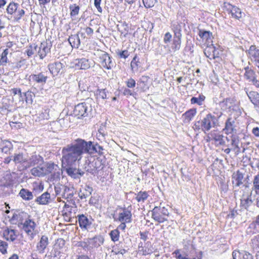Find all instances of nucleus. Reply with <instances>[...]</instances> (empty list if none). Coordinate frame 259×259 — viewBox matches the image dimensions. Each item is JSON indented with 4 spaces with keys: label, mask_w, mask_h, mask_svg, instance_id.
<instances>
[{
    "label": "nucleus",
    "mask_w": 259,
    "mask_h": 259,
    "mask_svg": "<svg viewBox=\"0 0 259 259\" xmlns=\"http://www.w3.org/2000/svg\"><path fill=\"white\" fill-rule=\"evenodd\" d=\"M84 143L78 140L73 144L67 145L62 150V164L63 167L72 166L82 157Z\"/></svg>",
    "instance_id": "obj_1"
},
{
    "label": "nucleus",
    "mask_w": 259,
    "mask_h": 259,
    "mask_svg": "<svg viewBox=\"0 0 259 259\" xmlns=\"http://www.w3.org/2000/svg\"><path fill=\"white\" fill-rule=\"evenodd\" d=\"M13 217L17 220L19 226L22 228L31 240L32 239L36 234L35 231L36 224L35 222L30 219L29 218V216L24 212H19L18 214L14 215Z\"/></svg>",
    "instance_id": "obj_2"
},
{
    "label": "nucleus",
    "mask_w": 259,
    "mask_h": 259,
    "mask_svg": "<svg viewBox=\"0 0 259 259\" xmlns=\"http://www.w3.org/2000/svg\"><path fill=\"white\" fill-rule=\"evenodd\" d=\"M217 122L216 117L211 114H208L201 121H198L195 123L194 128L195 130L201 129L204 132H208L215 126Z\"/></svg>",
    "instance_id": "obj_3"
},
{
    "label": "nucleus",
    "mask_w": 259,
    "mask_h": 259,
    "mask_svg": "<svg viewBox=\"0 0 259 259\" xmlns=\"http://www.w3.org/2000/svg\"><path fill=\"white\" fill-rule=\"evenodd\" d=\"M91 100V99H88L86 102L79 103L76 105L73 110L74 115L78 118L88 116L89 113L92 111L91 105L88 102Z\"/></svg>",
    "instance_id": "obj_4"
},
{
    "label": "nucleus",
    "mask_w": 259,
    "mask_h": 259,
    "mask_svg": "<svg viewBox=\"0 0 259 259\" xmlns=\"http://www.w3.org/2000/svg\"><path fill=\"white\" fill-rule=\"evenodd\" d=\"M168 215V209L165 207L156 206L152 210V218L159 223L166 221V217Z\"/></svg>",
    "instance_id": "obj_5"
},
{
    "label": "nucleus",
    "mask_w": 259,
    "mask_h": 259,
    "mask_svg": "<svg viewBox=\"0 0 259 259\" xmlns=\"http://www.w3.org/2000/svg\"><path fill=\"white\" fill-rule=\"evenodd\" d=\"M131 211V206H129L127 207L121 208L116 220L119 222H124V223H131L132 217Z\"/></svg>",
    "instance_id": "obj_6"
},
{
    "label": "nucleus",
    "mask_w": 259,
    "mask_h": 259,
    "mask_svg": "<svg viewBox=\"0 0 259 259\" xmlns=\"http://www.w3.org/2000/svg\"><path fill=\"white\" fill-rule=\"evenodd\" d=\"M43 168L44 175L52 174L54 177L60 178V169L58 165L51 163H47L41 166Z\"/></svg>",
    "instance_id": "obj_7"
},
{
    "label": "nucleus",
    "mask_w": 259,
    "mask_h": 259,
    "mask_svg": "<svg viewBox=\"0 0 259 259\" xmlns=\"http://www.w3.org/2000/svg\"><path fill=\"white\" fill-rule=\"evenodd\" d=\"M74 64L76 67L80 69H87L94 66L95 62L92 60L82 58L76 59L74 61Z\"/></svg>",
    "instance_id": "obj_8"
},
{
    "label": "nucleus",
    "mask_w": 259,
    "mask_h": 259,
    "mask_svg": "<svg viewBox=\"0 0 259 259\" xmlns=\"http://www.w3.org/2000/svg\"><path fill=\"white\" fill-rule=\"evenodd\" d=\"M65 241L62 238H59L56 240L54 244L52 253L54 257L59 256L60 253L66 250Z\"/></svg>",
    "instance_id": "obj_9"
},
{
    "label": "nucleus",
    "mask_w": 259,
    "mask_h": 259,
    "mask_svg": "<svg viewBox=\"0 0 259 259\" xmlns=\"http://www.w3.org/2000/svg\"><path fill=\"white\" fill-rule=\"evenodd\" d=\"M248 55L254 65L259 68V50L255 46H251L248 51Z\"/></svg>",
    "instance_id": "obj_10"
},
{
    "label": "nucleus",
    "mask_w": 259,
    "mask_h": 259,
    "mask_svg": "<svg viewBox=\"0 0 259 259\" xmlns=\"http://www.w3.org/2000/svg\"><path fill=\"white\" fill-rule=\"evenodd\" d=\"M99 59L100 63L103 68L110 69L113 66L114 64L109 54L106 52H103L100 56Z\"/></svg>",
    "instance_id": "obj_11"
},
{
    "label": "nucleus",
    "mask_w": 259,
    "mask_h": 259,
    "mask_svg": "<svg viewBox=\"0 0 259 259\" xmlns=\"http://www.w3.org/2000/svg\"><path fill=\"white\" fill-rule=\"evenodd\" d=\"M3 237L7 241L13 242L17 237V231L9 228H6L3 230Z\"/></svg>",
    "instance_id": "obj_12"
},
{
    "label": "nucleus",
    "mask_w": 259,
    "mask_h": 259,
    "mask_svg": "<svg viewBox=\"0 0 259 259\" xmlns=\"http://www.w3.org/2000/svg\"><path fill=\"white\" fill-rule=\"evenodd\" d=\"M244 90L250 102L254 105H259V94L257 92L249 91L247 88H244Z\"/></svg>",
    "instance_id": "obj_13"
},
{
    "label": "nucleus",
    "mask_w": 259,
    "mask_h": 259,
    "mask_svg": "<svg viewBox=\"0 0 259 259\" xmlns=\"http://www.w3.org/2000/svg\"><path fill=\"white\" fill-rule=\"evenodd\" d=\"M63 67V64L59 62L50 64L48 65L50 72L54 76L57 75L59 73H61Z\"/></svg>",
    "instance_id": "obj_14"
},
{
    "label": "nucleus",
    "mask_w": 259,
    "mask_h": 259,
    "mask_svg": "<svg viewBox=\"0 0 259 259\" xmlns=\"http://www.w3.org/2000/svg\"><path fill=\"white\" fill-rule=\"evenodd\" d=\"M204 53L206 57L210 60L214 59L216 57H218L219 55L218 51L212 44L209 46H207L204 50Z\"/></svg>",
    "instance_id": "obj_15"
},
{
    "label": "nucleus",
    "mask_w": 259,
    "mask_h": 259,
    "mask_svg": "<svg viewBox=\"0 0 259 259\" xmlns=\"http://www.w3.org/2000/svg\"><path fill=\"white\" fill-rule=\"evenodd\" d=\"M48 244V237L46 235H42L36 245L37 250L40 253H44Z\"/></svg>",
    "instance_id": "obj_16"
},
{
    "label": "nucleus",
    "mask_w": 259,
    "mask_h": 259,
    "mask_svg": "<svg viewBox=\"0 0 259 259\" xmlns=\"http://www.w3.org/2000/svg\"><path fill=\"white\" fill-rule=\"evenodd\" d=\"M232 255L233 259H253L252 254L246 251L235 250Z\"/></svg>",
    "instance_id": "obj_17"
},
{
    "label": "nucleus",
    "mask_w": 259,
    "mask_h": 259,
    "mask_svg": "<svg viewBox=\"0 0 259 259\" xmlns=\"http://www.w3.org/2000/svg\"><path fill=\"white\" fill-rule=\"evenodd\" d=\"M51 201V195L48 192L42 194L40 196L37 197L35 202L40 205H47Z\"/></svg>",
    "instance_id": "obj_18"
},
{
    "label": "nucleus",
    "mask_w": 259,
    "mask_h": 259,
    "mask_svg": "<svg viewBox=\"0 0 259 259\" xmlns=\"http://www.w3.org/2000/svg\"><path fill=\"white\" fill-rule=\"evenodd\" d=\"M235 120L232 118H228L225 123V127L224 130L227 135L232 134L235 130Z\"/></svg>",
    "instance_id": "obj_19"
},
{
    "label": "nucleus",
    "mask_w": 259,
    "mask_h": 259,
    "mask_svg": "<svg viewBox=\"0 0 259 259\" xmlns=\"http://www.w3.org/2000/svg\"><path fill=\"white\" fill-rule=\"evenodd\" d=\"M198 35L202 39V41H205L208 44L212 42V33L209 31H206L202 29H199Z\"/></svg>",
    "instance_id": "obj_20"
},
{
    "label": "nucleus",
    "mask_w": 259,
    "mask_h": 259,
    "mask_svg": "<svg viewBox=\"0 0 259 259\" xmlns=\"http://www.w3.org/2000/svg\"><path fill=\"white\" fill-rule=\"evenodd\" d=\"M97 161L88 162L85 161L82 166L84 171L93 174L98 168L97 165Z\"/></svg>",
    "instance_id": "obj_21"
},
{
    "label": "nucleus",
    "mask_w": 259,
    "mask_h": 259,
    "mask_svg": "<svg viewBox=\"0 0 259 259\" xmlns=\"http://www.w3.org/2000/svg\"><path fill=\"white\" fill-rule=\"evenodd\" d=\"M79 226L82 229H87L92 224L91 221L84 214L78 215Z\"/></svg>",
    "instance_id": "obj_22"
},
{
    "label": "nucleus",
    "mask_w": 259,
    "mask_h": 259,
    "mask_svg": "<svg viewBox=\"0 0 259 259\" xmlns=\"http://www.w3.org/2000/svg\"><path fill=\"white\" fill-rule=\"evenodd\" d=\"M42 160V158L39 155L36 154H33L31 157H28L27 156L26 167H29L31 166L34 165L39 163V161Z\"/></svg>",
    "instance_id": "obj_23"
},
{
    "label": "nucleus",
    "mask_w": 259,
    "mask_h": 259,
    "mask_svg": "<svg viewBox=\"0 0 259 259\" xmlns=\"http://www.w3.org/2000/svg\"><path fill=\"white\" fill-rule=\"evenodd\" d=\"M27 154L22 153H15L13 156V160L15 164H25L26 165Z\"/></svg>",
    "instance_id": "obj_24"
},
{
    "label": "nucleus",
    "mask_w": 259,
    "mask_h": 259,
    "mask_svg": "<svg viewBox=\"0 0 259 259\" xmlns=\"http://www.w3.org/2000/svg\"><path fill=\"white\" fill-rule=\"evenodd\" d=\"M243 174L239 170L232 175V183L236 187H239L243 184Z\"/></svg>",
    "instance_id": "obj_25"
},
{
    "label": "nucleus",
    "mask_w": 259,
    "mask_h": 259,
    "mask_svg": "<svg viewBox=\"0 0 259 259\" xmlns=\"http://www.w3.org/2000/svg\"><path fill=\"white\" fill-rule=\"evenodd\" d=\"M197 113L196 109H191L182 115L183 121L185 123H189Z\"/></svg>",
    "instance_id": "obj_26"
},
{
    "label": "nucleus",
    "mask_w": 259,
    "mask_h": 259,
    "mask_svg": "<svg viewBox=\"0 0 259 259\" xmlns=\"http://www.w3.org/2000/svg\"><path fill=\"white\" fill-rule=\"evenodd\" d=\"M50 48L46 42L41 43L38 49V55L40 59H42L50 52Z\"/></svg>",
    "instance_id": "obj_27"
},
{
    "label": "nucleus",
    "mask_w": 259,
    "mask_h": 259,
    "mask_svg": "<svg viewBox=\"0 0 259 259\" xmlns=\"http://www.w3.org/2000/svg\"><path fill=\"white\" fill-rule=\"evenodd\" d=\"M30 79L39 83H45L46 82L47 76L43 73H39L38 74H32L30 76Z\"/></svg>",
    "instance_id": "obj_28"
},
{
    "label": "nucleus",
    "mask_w": 259,
    "mask_h": 259,
    "mask_svg": "<svg viewBox=\"0 0 259 259\" xmlns=\"http://www.w3.org/2000/svg\"><path fill=\"white\" fill-rule=\"evenodd\" d=\"M139 251L142 252V255H147L153 252V248L150 242H147L144 246H139Z\"/></svg>",
    "instance_id": "obj_29"
},
{
    "label": "nucleus",
    "mask_w": 259,
    "mask_h": 259,
    "mask_svg": "<svg viewBox=\"0 0 259 259\" xmlns=\"http://www.w3.org/2000/svg\"><path fill=\"white\" fill-rule=\"evenodd\" d=\"M19 195L22 199L29 201L33 199V195L32 193L28 189L22 188L19 193Z\"/></svg>",
    "instance_id": "obj_30"
},
{
    "label": "nucleus",
    "mask_w": 259,
    "mask_h": 259,
    "mask_svg": "<svg viewBox=\"0 0 259 259\" xmlns=\"http://www.w3.org/2000/svg\"><path fill=\"white\" fill-rule=\"evenodd\" d=\"M68 41L72 48H78L80 45V39L78 34L71 35L69 36Z\"/></svg>",
    "instance_id": "obj_31"
},
{
    "label": "nucleus",
    "mask_w": 259,
    "mask_h": 259,
    "mask_svg": "<svg viewBox=\"0 0 259 259\" xmlns=\"http://www.w3.org/2000/svg\"><path fill=\"white\" fill-rule=\"evenodd\" d=\"M104 242V239L101 236H96L89 239V243L94 247H98L101 246Z\"/></svg>",
    "instance_id": "obj_32"
},
{
    "label": "nucleus",
    "mask_w": 259,
    "mask_h": 259,
    "mask_svg": "<svg viewBox=\"0 0 259 259\" xmlns=\"http://www.w3.org/2000/svg\"><path fill=\"white\" fill-rule=\"evenodd\" d=\"M78 142H83L84 143V150H83V154L85 152L93 153L94 150L95 145H93L91 142H87L83 140L78 139Z\"/></svg>",
    "instance_id": "obj_33"
},
{
    "label": "nucleus",
    "mask_w": 259,
    "mask_h": 259,
    "mask_svg": "<svg viewBox=\"0 0 259 259\" xmlns=\"http://www.w3.org/2000/svg\"><path fill=\"white\" fill-rule=\"evenodd\" d=\"M149 195L146 191H140L136 194V200L139 203H143L148 198Z\"/></svg>",
    "instance_id": "obj_34"
},
{
    "label": "nucleus",
    "mask_w": 259,
    "mask_h": 259,
    "mask_svg": "<svg viewBox=\"0 0 259 259\" xmlns=\"http://www.w3.org/2000/svg\"><path fill=\"white\" fill-rule=\"evenodd\" d=\"M69 9L70 11V16L72 20L76 19V16L78 14L80 10V7L76 4L71 5L69 6Z\"/></svg>",
    "instance_id": "obj_35"
},
{
    "label": "nucleus",
    "mask_w": 259,
    "mask_h": 259,
    "mask_svg": "<svg viewBox=\"0 0 259 259\" xmlns=\"http://www.w3.org/2000/svg\"><path fill=\"white\" fill-rule=\"evenodd\" d=\"M245 71L244 77L248 81H249L256 76L255 72L249 67H245Z\"/></svg>",
    "instance_id": "obj_36"
},
{
    "label": "nucleus",
    "mask_w": 259,
    "mask_h": 259,
    "mask_svg": "<svg viewBox=\"0 0 259 259\" xmlns=\"http://www.w3.org/2000/svg\"><path fill=\"white\" fill-rule=\"evenodd\" d=\"M212 139L219 145H224L225 141L224 139V136L219 133H214L211 134Z\"/></svg>",
    "instance_id": "obj_37"
},
{
    "label": "nucleus",
    "mask_w": 259,
    "mask_h": 259,
    "mask_svg": "<svg viewBox=\"0 0 259 259\" xmlns=\"http://www.w3.org/2000/svg\"><path fill=\"white\" fill-rule=\"evenodd\" d=\"M149 78L147 76H142L140 79L139 82V85L144 91H145L149 89Z\"/></svg>",
    "instance_id": "obj_38"
},
{
    "label": "nucleus",
    "mask_w": 259,
    "mask_h": 259,
    "mask_svg": "<svg viewBox=\"0 0 259 259\" xmlns=\"http://www.w3.org/2000/svg\"><path fill=\"white\" fill-rule=\"evenodd\" d=\"M231 15L233 17L239 19L242 16L243 13L240 9L236 6H232L231 10Z\"/></svg>",
    "instance_id": "obj_39"
},
{
    "label": "nucleus",
    "mask_w": 259,
    "mask_h": 259,
    "mask_svg": "<svg viewBox=\"0 0 259 259\" xmlns=\"http://www.w3.org/2000/svg\"><path fill=\"white\" fill-rule=\"evenodd\" d=\"M107 93L106 89H97L95 92V96L97 100H104L107 98Z\"/></svg>",
    "instance_id": "obj_40"
},
{
    "label": "nucleus",
    "mask_w": 259,
    "mask_h": 259,
    "mask_svg": "<svg viewBox=\"0 0 259 259\" xmlns=\"http://www.w3.org/2000/svg\"><path fill=\"white\" fill-rule=\"evenodd\" d=\"M181 44V37H174L171 48L175 51L180 50Z\"/></svg>",
    "instance_id": "obj_41"
},
{
    "label": "nucleus",
    "mask_w": 259,
    "mask_h": 259,
    "mask_svg": "<svg viewBox=\"0 0 259 259\" xmlns=\"http://www.w3.org/2000/svg\"><path fill=\"white\" fill-rule=\"evenodd\" d=\"M31 173L32 175L35 177H42L44 176L43 168L41 166H37L33 168L31 170Z\"/></svg>",
    "instance_id": "obj_42"
},
{
    "label": "nucleus",
    "mask_w": 259,
    "mask_h": 259,
    "mask_svg": "<svg viewBox=\"0 0 259 259\" xmlns=\"http://www.w3.org/2000/svg\"><path fill=\"white\" fill-rule=\"evenodd\" d=\"M38 47L35 44L30 45L26 51L27 55L30 57L33 55L38 54Z\"/></svg>",
    "instance_id": "obj_43"
},
{
    "label": "nucleus",
    "mask_w": 259,
    "mask_h": 259,
    "mask_svg": "<svg viewBox=\"0 0 259 259\" xmlns=\"http://www.w3.org/2000/svg\"><path fill=\"white\" fill-rule=\"evenodd\" d=\"M19 7V5L16 3H10L7 9V12L10 14H15Z\"/></svg>",
    "instance_id": "obj_44"
},
{
    "label": "nucleus",
    "mask_w": 259,
    "mask_h": 259,
    "mask_svg": "<svg viewBox=\"0 0 259 259\" xmlns=\"http://www.w3.org/2000/svg\"><path fill=\"white\" fill-rule=\"evenodd\" d=\"M25 101L29 104H32L33 102V98L35 97L34 94L29 91L24 93Z\"/></svg>",
    "instance_id": "obj_45"
},
{
    "label": "nucleus",
    "mask_w": 259,
    "mask_h": 259,
    "mask_svg": "<svg viewBox=\"0 0 259 259\" xmlns=\"http://www.w3.org/2000/svg\"><path fill=\"white\" fill-rule=\"evenodd\" d=\"M9 53V50L6 49L4 50L2 53L1 59H0V66L5 65L8 62L7 55Z\"/></svg>",
    "instance_id": "obj_46"
},
{
    "label": "nucleus",
    "mask_w": 259,
    "mask_h": 259,
    "mask_svg": "<svg viewBox=\"0 0 259 259\" xmlns=\"http://www.w3.org/2000/svg\"><path fill=\"white\" fill-rule=\"evenodd\" d=\"M252 203V201L251 199V196H248L246 198H243L241 200V206L246 209Z\"/></svg>",
    "instance_id": "obj_47"
},
{
    "label": "nucleus",
    "mask_w": 259,
    "mask_h": 259,
    "mask_svg": "<svg viewBox=\"0 0 259 259\" xmlns=\"http://www.w3.org/2000/svg\"><path fill=\"white\" fill-rule=\"evenodd\" d=\"M4 146L2 148V152L5 153H9L13 149V145L10 141H6L4 143Z\"/></svg>",
    "instance_id": "obj_48"
},
{
    "label": "nucleus",
    "mask_w": 259,
    "mask_h": 259,
    "mask_svg": "<svg viewBox=\"0 0 259 259\" xmlns=\"http://www.w3.org/2000/svg\"><path fill=\"white\" fill-rule=\"evenodd\" d=\"M25 14V11L19 7L14 14V19L16 21H19Z\"/></svg>",
    "instance_id": "obj_49"
},
{
    "label": "nucleus",
    "mask_w": 259,
    "mask_h": 259,
    "mask_svg": "<svg viewBox=\"0 0 259 259\" xmlns=\"http://www.w3.org/2000/svg\"><path fill=\"white\" fill-rule=\"evenodd\" d=\"M64 191H69V188L64 185H57L55 187V191L56 195H60L62 192Z\"/></svg>",
    "instance_id": "obj_50"
},
{
    "label": "nucleus",
    "mask_w": 259,
    "mask_h": 259,
    "mask_svg": "<svg viewBox=\"0 0 259 259\" xmlns=\"http://www.w3.org/2000/svg\"><path fill=\"white\" fill-rule=\"evenodd\" d=\"M251 246L253 249L256 251H259V236H255L251 240Z\"/></svg>",
    "instance_id": "obj_51"
},
{
    "label": "nucleus",
    "mask_w": 259,
    "mask_h": 259,
    "mask_svg": "<svg viewBox=\"0 0 259 259\" xmlns=\"http://www.w3.org/2000/svg\"><path fill=\"white\" fill-rule=\"evenodd\" d=\"M110 236L113 241H117L119 240V232L118 229L111 231L110 233Z\"/></svg>",
    "instance_id": "obj_52"
},
{
    "label": "nucleus",
    "mask_w": 259,
    "mask_h": 259,
    "mask_svg": "<svg viewBox=\"0 0 259 259\" xmlns=\"http://www.w3.org/2000/svg\"><path fill=\"white\" fill-rule=\"evenodd\" d=\"M239 140L238 136L232 135L231 136V145L234 148V150L236 149H239Z\"/></svg>",
    "instance_id": "obj_53"
},
{
    "label": "nucleus",
    "mask_w": 259,
    "mask_h": 259,
    "mask_svg": "<svg viewBox=\"0 0 259 259\" xmlns=\"http://www.w3.org/2000/svg\"><path fill=\"white\" fill-rule=\"evenodd\" d=\"M174 26H175L174 27V37H181V25L179 24H177Z\"/></svg>",
    "instance_id": "obj_54"
},
{
    "label": "nucleus",
    "mask_w": 259,
    "mask_h": 259,
    "mask_svg": "<svg viewBox=\"0 0 259 259\" xmlns=\"http://www.w3.org/2000/svg\"><path fill=\"white\" fill-rule=\"evenodd\" d=\"M65 167L66 168L67 172L69 176L75 179L77 178V170L76 168H73L71 166Z\"/></svg>",
    "instance_id": "obj_55"
},
{
    "label": "nucleus",
    "mask_w": 259,
    "mask_h": 259,
    "mask_svg": "<svg viewBox=\"0 0 259 259\" xmlns=\"http://www.w3.org/2000/svg\"><path fill=\"white\" fill-rule=\"evenodd\" d=\"M157 2V0H143V4L146 8H152Z\"/></svg>",
    "instance_id": "obj_56"
},
{
    "label": "nucleus",
    "mask_w": 259,
    "mask_h": 259,
    "mask_svg": "<svg viewBox=\"0 0 259 259\" xmlns=\"http://www.w3.org/2000/svg\"><path fill=\"white\" fill-rule=\"evenodd\" d=\"M253 188L256 193L259 191V173L254 178L253 181Z\"/></svg>",
    "instance_id": "obj_57"
},
{
    "label": "nucleus",
    "mask_w": 259,
    "mask_h": 259,
    "mask_svg": "<svg viewBox=\"0 0 259 259\" xmlns=\"http://www.w3.org/2000/svg\"><path fill=\"white\" fill-rule=\"evenodd\" d=\"M8 246V244L7 242L0 240V251L3 254H5L7 253Z\"/></svg>",
    "instance_id": "obj_58"
},
{
    "label": "nucleus",
    "mask_w": 259,
    "mask_h": 259,
    "mask_svg": "<svg viewBox=\"0 0 259 259\" xmlns=\"http://www.w3.org/2000/svg\"><path fill=\"white\" fill-rule=\"evenodd\" d=\"M117 54L120 58H123L124 59L127 58L130 55V53L127 50H124L122 51H118Z\"/></svg>",
    "instance_id": "obj_59"
},
{
    "label": "nucleus",
    "mask_w": 259,
    "mask_h": 259,
    "mask_svg": "<svg viewBox=\"0 0 259 259\" xmlns=\"http://www.w3.org/2000/svg\"><path fill=\"white\" fill-rule=\"evenodd\" d=\"M125 82L127 87L129 88H133L136 85V81L132 78L128 79Z\"/></svg>",
    "instance_id": "obj_60"
},
{
    "label": "nucleus",
    "mask_w": 259,
    "mask_h": 259,
    "mask_svg": "<svg viewBox=\"0 0 259 259\" xmlns=\"http://www.w3.org/2000/svg\"><path fill=\"white\" fill-rule=\"evenodd\" d=\"M249 82H251V83L256 88H259V78H257V75Z\"/></svg>",
    "instance_id": "obj_61"
},
{
    "label": "nucleus",
    "mask_w": 259,
    "mask_h": 259,
    "mask_svg": "<svg viewBox=\"0 0 259 259\" xmlns=\"http://www.w3.org/2000/svg\"><path fill=\"white\" fill-rule=\"evenodd\" d=\"M101 2V0H95L94 1L95 6L97 9L98 11L100 13H102V8L100 7Z\"/></svg>",
    "instance_id": "obj_62"
},
{
    "label": "nucleus",
    "mask_w": 259,
    "mask_h": 259,
    "mask_svg": "<svg viewBox=\"0 0 259 259\" xmlns=\"http://www.w3.org/2000/svg\"><path fill=\"white\" fill-rule=\"evenodd\" d=\"M171 37H172V36L169 32L166 33L164 36V39H163L164 42L165 44L169 42L171 39Z\"/></svg>",
    "instance_id": "obj_63"
},
{
    "label": "nucleus",
    "mask_w": 259,
    "mask_h": 259,
    "mask_svg": "<svg viewBox=\"0 0 259 259\" xmlns=\"http://www.w3.org/2000/svg\"><path fill=\"white\" fill-rule=\"evenodd\" d=\"M85 191L86 192V196H84V198L88 197L92 194L93 192V188L89 186H86L85 187Z\"/></svg>",
    "instance_id": "obj_64"
}]
</instances>
